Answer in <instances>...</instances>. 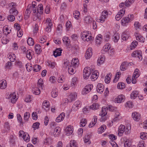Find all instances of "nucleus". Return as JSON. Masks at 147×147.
<instances>
[{
    "label": "nucleus",
    "instance_id": "1",
    "mask_svg": "<svg viewBox=\"0 0 147 147\" xmlns=\"http://www.w3.org/2000/svg\"><path fill=\"white\" fill-rule=\"evenodd\" d=\"M134 16L133 14L128 15L127 17L123 18L121 20V23L123 25L126 26L127 24L130 22L133 19Z\"/></svg>",
    "mask_w": 147,
    "mask_h": 147
},
{
    "label": "nucleus",
    "instance_id": "2",
    "mask_svg": "<svg viewBox=\"0 0 147 147\" xmlns=\"http://www.w3.org/2000/svg\"><path fill=\"white\" fill-rule=\"evenodd\" d=\"M81 36L83 40L88 42L91 40L92 38L90 35L86 32H82Z\"/></svg>",
    "mask_w": 147,
    "mask_h": 147
},
{
    "label": "nucleus",
    "instance_id": "3",
    "mask_svg": "<svg viewBox=\"0 0 147 147\" xmlns=\"http://www.w3.org/2000/svg\"><path fill=\"white\" fill-rule=\"evenodd\" d=\"M19 136L22 137L24 140L26 142L30 141V137L27 133H25L24 131L21 130L19 131Z\"/></svg>",
    "mask_w": 147,
    "mask_h": 147
},
{
    "label": "nucleus",
    "instance_id": "4",
    "mask_svg": "<svg viewBox=\"0 0 147 147\" xmlns=\"http://www.w3.org/2000/svg\"><path fill=\"white\" fill-rule=\"evenodd\" d=\"M93 86L92 84H89L86 86L83 89L82 93L85 95L90 92L93 88Z\"/></svg>",
    "mask_w": 147,
    "mask_h": 147
},
{
    "label": "nucleus",
    "instance_id": "5",
    "mask_svg": "<svg viewBox=\"0 0 147 147\" xmlns=\"http://www.w3.org/2000/svg\"><path fill=\"white\" fill-rule=\"evenodd\" d=\"M108 16V12L107 11H104L102 13L100 19L96 20L97 22L103 23L105 21V19Z\"/></svg>",
    "mask_w": 147,
    "mask_h": 147
},
{
    "label": "nucleus",
    "instance_id": "6",
    "mask_svg": "<svg viewBox=\"0 0 147 147\" xmlns=\"http://www.w3.org/2000/svg\"><path fill=\"white\" fill-rule=\"evenodd\" d=\"M91 74V71L89 67H85L84 69L83 74L84 78L87 79Z\"/></svg>",
    "mask_w": 147,
    "mask_h": 147
},
{
    "label": "nucleus",
    "instance_id": "7",
    "mask_svg": "<svg viewBox=\"0 0 147 147\" xmlns=\"http://www.w3.org/2000/svg\"><path fill=\"white\" fill-rule=\"evenodd\" d=\"M32 11V5L30 4L27 6L26 10L25 11L24 15V18L26 19H27L29 18V15Z\"/></svg>",
    "mask_w": 147,
    "mask_h": 147
},
{
    "label": "nucleus",
    "instance_id": "8",
    "mask_svg": "<svg viewBox=\"0 0 147 147\" xmlns=\"http://www.w3.org/2000/svg\"><path fill=\"white\" fill-rule=\"evenodd\" d=\"M81 102L78 100L76 101L73 105L72 110L75 111H76L81 107Z\"/></svg>",
    "mask_w": 147,
    "mask_h": 147
},
{
    "label": "nucleus",
    "instance_id": "9",
    "mask_svg": "<svg viewBox=\"0 0 147 147\" xmlns=\"http://www.w3.org/2000/svg\"><path fill=\"white\" fill-rule=\"evenodd\" d=\"M47 25V27L46 28L45 30L48 32H50L51 31V27L52 26V22L50 18H48L46 20V23Z\"/></svg>",
    "mask_w": 147,
    "mask_h": 147
},
{
    "label": "nucleus",
    "instance_id": "10",
    "mask_svg": "<svg viewBox=\"0 0 147 147\" xmlns=\"http://www.w3.org/2000/svg\"><path fill=\"white\" fill-rule=\"evenodd\" d=\"M125 9H120L115 16V19L117 20H119L125 13Z\"/></svg>",
    "mask_w": 147,
    "mask_h": 147
},
{
    "label": "nucleus",
    "instance_id": "11",
    "mask_svg": "<svg viewBox=\"0 0 147 147\" xmlns=\"http://www.w3.org/2000/svg\"><path fill=\"white\" fill-rule=\"evenodd\" d=\"M132 116L133 119L136 121H138L141 118L140 114L136 112L133 113L132 114Z\"/></svg>",
    "mask_w": 147,
    "mask_h": 147
},
{
    "label": "nucleus",
    "instance_id": "12",
    "mask_svg": "<svg viewBox=\"0 0 147 147\" xmlns=\"http://www.w3.org/2000/svg\"><path fill=\"white\" fill-rule=\"evenodd\" d=\"M77 96V94L76 92H74L71 93L68 96L69 102H71L75 100Z\"/></svg>",
    "mask_w": 147,
    "mask_h": 147
},
{
    "label": "nucleus",
    "instance_id": "13",
    "mask_svg": "<svg viewBox=\"0 0 147 147\" xmlns=\"http://www.w3.org/2000/svg\"><path fill=\"white\" fill-rule=\"evenodd\" d=\"M134 35L136 37V39L138 41L141 42H144V41L145 38L139 33H135Z\"/></svg>",
    "mask_w": 147,
    "mask_h": 147
},
{
    "label": "nucleus",
    "instance_id": "14",
    "mask_svg": "<svg viewBox=\"0 0 147 147\" xmlns=\"http://www.w3.org/2000/svg\"><path fill=\"white\" fill-rule=\"evenodd\" d=\"M131 56L134 57H137L140 60H141L142 59L141 52L140 51H134L132 53Z\"/></svg>",
    "mask_w": 147,
    "mask_h": 147
},
{
    "label": "nucleus",
    "instance_id": "15",
    "mask_svg": "<svg viewBox=\"0 0 147 147\" xmlns=\"http://www.w3.org/2000/svg\"><path fill=\"white\" fill-rule=\"evenodd\" d=\"M125 126L124 125H121L118 128V135L120 136H121L125 131Z\"/></svg>",
    "mask_w": 147,
    "mask_h": 147
},
{
    "label": "nucleus",
    "instance_id": "16",
    "mask_svg": "<svg viewBox=\"0 0 147 147\" xmlns=\"http://www.w3.org/2000/svg\"><path fill=\"white\" fill-rule=\"evenodd\" d=\"M61 128L59 127H56L53 133V135L55 137H57L59 136L61 133Z\"/></svg>",
    "mask_w": 147,
    "mask_h": 147
},
{
    "label": "nucleus",
    "instance_id": "17",
    "mask_svg": "<svg viewBox=\"0 0 147 147\" xmlns=\"http://www.w3.org/2000/svg\"><path fill=\"white\" fill-rule=\"evenodd\" d=\"M104 90L103 85L101 83H98L97 86L96 90L97 92L100 93H102Z\"/></svg>",
    "mask_w": 147,
    "mask_h": 147
},
{
    "label": "nucleus",
    "instance_id": "18",
    "mask_svg": "<svg viewBox=\"0 0 147 147\" xmlns=\"http://www.w3.org/2000/svg\"><path fill=\"white\" fill-rule=\"evenodd\" d=\"M92 48H89L86 51L85 55V57L86 59H90L92 55Z\"/></svg>",
    "mask_w": 147,
    "mask_h": 147
},
{
    "label": "nucleus",
    "instance_id": "19",
    "mask_svg": "<svg viewBox=\"0 0 147 147\" xmlns=\"http://www.w3.org/2000/svg\"><path fill=\"white\" fill-rule=\"evenodd\" d=\"M10 98H11V102L13 103H15L16 101V95L15 92L11 94L9 96Z\"/></svg>",
    "mask_w": 147,
    "mask_h": 147
},
{
    "label": "nucleus",
    "instance_id": "20",
    "mask_svg": "<svg viewBox=\"0 0 147 147\" xmlns=\"http://www.w3.org/2000/svg\"><path fill=\"white\" fill-rule=\"evenodd\" d=\"M111 46L109 43L106 44L103 47L102 50V53L104 54L108 51L110 48Z\"/></svg>",
    "mask_w": 147,
    "mask_h": 147
},
{
    "label": "nucleus",
    "instance_id": "21",
    "mask_svg": "<svg viewBox=\"0 0 147 147\" xmlns=\"http://www.w3.org/2000/svg\"><path fill=\"white\" fill-rule=\"evenodd\" d=\"M65 117V113H62L56 119V121L57 122H59L63 121Z\"/></svg>",
    "mask_w": 147,
    "mask_h": 147
},
{
    "label": "nucleus",
    "instance_id": "22",
    "mask_svg": "<svg viewBox=\"0 0 147 147\" xmlns=\"http://www.w3.org/2000/svg\"><path fill=\"white\" fill-rule=\"evenodd\" d=\"M128 32L125 31L122 34L121 38L123 40H126L128 39L129 37Z\"/></svg>",
    "mask_w": 147,
    "mask_h": 147
},
{
    "label": "nucleus",
    "instance_id": "23",
    "mask_svg": "<svg viewBox=\"0 0 147 147\" xmlns=\"http://www.w3.org/2000/svg\"><path fill=\"white\" fill-rule=\"evenodd\" d=\"M73 129L71 126L70 125L67 126L65 129L66 134L67 136H69L72 134L73 132Z\"/></svg>",
    "mask_w": 147,
    "mask_h": 147
},
{
    "label": "nucleus",
    "instance_id": "24",
    "mask_svg": "<svg viewBox=\"0 0 147 147\" xmlns=\"http://www.w3.org/2000/svg\"><path fill=\"white\" fill-rule=\"evenodd\" d=\"M92 18L90 16H88L84 18V22L86 23L90 24L92 22Z\"/></svg>",
    "mask_w": 147,
    "mask_h": 147
},
{
    "label": "nucleus",
    "instance_id": "25",
    "mask_svg": "<svg viewBox=\"0 0 147 147\" xmlns=\"http://www.w3.org/2000/svg\"><path fill=\"white\" fill-rule=\"evenodd\" d=\"M79 60L78 59H74L71 61V65L74 67H77L78 66L79 64Z\"/></svg>",
    "mask_w": 147,
    "mask_h": 147
},
{
    "label": "nucleus",
    "instance_id": "26",
    "mask_svg": "<svg viewBox=\"0 0 147 147\" xmlns=\"http://www.w3.org/2000/svg\"><path fill=\"white\" fill-rule=\"evenodd\" d=\"M63 42L67 46L69 47L70 46V40L68 37H64L63 39Z\"/></svg>",
    "mask_w": 147,
    "mask_h": 147
},
{
    "label": "nucleus",
    "instance_id": "27",
    "mask_svg": "<svg viewBox=\"0 0 147 147\" xmlns=\"http://www.w3.org/2000/svg\"><path fill=\"white\" fill-rule=\"evenodd\" d=\"M62 50L60 48L57 49L53 52V55L55 57L60 56Z\"/></svg>",
    "mask_w": 147,
    "mask_h": 147
},
{
    "label": "nucleus",
    "instance_id": "28",
    "mask_svg": "<svg viewBox=\"0 0 147 147\" xmlns=\"http://www.w3.org/2000/svg\"><path fill=\"white\" fill-rule=\"evenodd\" d=\"M6 81L5 80H2L0 81V88L1 89L5 88L7 86Z\"/></svg>",
    "mask_w": 147,
    "mask_h": 147
},
{
    "label": "nucleus",
    "instance_id": "29",
    "mask_svg": "<svg viewBox=\"0 0 147 147\" xmlns=\"http://www.w3.org/2000/svg\"><path fill=\"white\" fill-rule=\"evenodd\" d=\"M76 67L71 65L69 66L68 67V73L71 75L74 74L76 72V71L75 70Z\"/></svg>",
    "mask_w": 147,
    "mask_h": 147
},
{
    "label": "nucleus",
    "instance_id": "30",
    "mask_svg": "<svg viewBox=\"0 0 147 147\" xmlns=\"http://www.w3.org/2000/svg\"><path fill=\"white\" fill-rule=\"evenodd\" d=\"M35 50L36 53L37 54H39L42 51L41 46L38 44L35 45Z\"/></svg>",
    "mask_w": 147,
    "mask_h": 147
},
{
    "label": "nucleus",
    "instance_id": "31",
    "mask_svg": "<svg viewBox=\"0 0 147 147\" xmlns=\"http://www.w3.org/2000/svg\"><path fill=\"white\" fill-rule=\"evenodd\" d=\"M97 73H98V72L96 70L93 72L91 77L92 80L94 81L98 78V76Z\"/></svg>",
    "mask_w": 147,
    "mask_h": 147
},
{
    "label": "nucleus",
    "instance_id": "32",
    "mask_svg": "<svg viewBox=\"0 0 147 147\" xmlns=\"http://www.w3.org/2000/svg\"><path fill=\"white\" fill-rule=\"evenodd\" d=\"M140 74V72L139 69L136 68L134 71L132 78H137L139 76Z\"/></svg>",
    "mask_w": 147,
    "mask_h": 147
},
{
    "label": "nucleus",
    "instance_id": "33",
    "mask_svg": "<svg viewBox=\"0 0 147 147\" xmlns=\"http://www.w3.org/2000/svg\"><path fill=\"white\" fill-rule=\"evenodd\" d=\"M97 119V116H94V120L91 122L89 125V127H93L95 124L96 123Z\"/></svg>",
    "mask_w": 147,
    "mask_h": 147
},
{
    "label": "nucleus",
    "instance_id": "34",
    "mask_svg": "<svg viewBox=\"0 0 147 147\" xmlns=\"http://www.w3.org/2000/svg\"><path fill=\"white\" fill-rule=\"evenodd\" d=\"M106 108L103 107H102L101 110V114H100L101 116L103 117L101 118L102 120H103V119H105L104 118V117H103L106 115L107 114V112H106ZM104 121H105V120H104Z\"/></svg>",
    "mask_w": 147,
    "mask_h": 147
},
{
    "label": "nucleus",
    "instance_id": "35",
    "mask_svg": "<svg viewBox=\"0 0 147 147\" xmlns=\"http://www.w3.org/2000/svg\"><path fill=\"white\" fill-rule=\"evenodd\" d=\"M105 61V58L104 57H101L98 58L97 60V64L99 66L101 64H103Z\"/></svg>",
    "mask_w": 147,
    "mask_h": 147
},
{
    "label": "nucleus",
    "instance_id": "36",
    "mask_svg": "<svg viewBox=\"0 0 147 147\" xmlns=\"http://www.w3.org/2000/svg\"><path fill=\"white\" fill-rule=\"evenodd\" d=\"M38 12L40 14L42 13L43 12V8L42 4H40L37 6Z\"/></svg>",
    "mask_w": 147,
    "mask_h": 147
},
{
    "label": "nucleus",
    "instance_id": "37",
    "mask_svg": "<svg viewBox=\"0 0 147 147\" xmlns=\"http://www.w3.org/2000/svg\"><path fill=\"white\" fill-rule=\"evenodd\" d=\"M124 96L122 95H119L115 99V101L117 103H120L123 100Z\"/></svg>",
    "mask_w": 147,
    "mask_h": 147
},
{
    "label": "nucleus",
    "instance_id": "38",
    "mask_svg": "<svg viewBox=\"0 0 147 147\" xmlns=\"http://www.w3.org/2000/svg\"><path fill=\"white\" fill-rule=\"evenodd\" d=\"M102 36L100 34L98 35L96 38V42L97 45H99L102 40Z\"/></svg>",
    "mask_w": 147,
    "mask_h": 147
},
{
    "label": "nucleus",
    "instance_id": "39",
    "mask_svg": "<svg viewBox=\"0 0 147 147\" xmlns=\"http://www.w3.org/2000/svg\"><path fill=\"white\" fill-rule=\"evenodd\" d=\"M99 105L97 103H94L90 106V108L93 110H96L99 108Z\"/></svg>",
    "mask_w": 147,
    "mask_h": 147
},
{
    "label": "nucleus",
    "instance_id": "40",
    "mask_svg": "<svg viewBox=\"0 0 147 147\" xmlns=\"http://www.w3.org/2000/svg\"><path fill=\"white\" fill-rule=\"evenodd\" d=\"M138 94V92L136 91H133L131 94V98L132 99H134L137 96Z\"/></svg>",
    "mask_w": 147,
    "mask_h": 147
},
{
    "label": "nucleus",
    "instance_id": "41",
    "mask_svg": "<svg viewBox=\"0 0 147 147\" xmlns=\"http://www.w3.org/2000/svg\"><path fill=\"white\" fill-rule=\"evenodd\" d=\"M111 76V73L108 74L106 76L105 78V81L106 83H108L110 82Z\"/></svg>",
    "mask_w": 147,
    "mask_h": 147
},
{
    "label": "nucleus",
    "instance_id": "42",
    "mask_svg": "<svg viewBox=\"0 0 147 147\" xmlns=\"http://www.w3.org/2000/svg\"><path fill=\"white\" fill-rule=\"evenodd\" d=\"M113 40L115 42H117L120 38L119 35L117 33H115L114 34Z\"/></svg>",
    "mask_w": 147,
    "mask_h": 147
},
{
    "label": "nucleus",
    "instance_id": "43",
    "mask_svg": "<svg viewBox=\"0 0 147 147\" xmlns=\"http://www.w3.org/2000/svg\"><path fill=\"white\" fill-rule=\"evenodd\" d=\"M50 106L49 103L47 101L45 100L43 103L42 104V108L44 109L46 108H48Z\"/></svg>",
    "mask_w": 147,
    "mask_h": 147
},
{
    "label": "nucleus",
    "instance_id": "44",
    "mask_svg": "<svg viewBox=\"0 0 147 147\" xmlns=\"http://www.w3.org/2000/svg\"><path fill=\"white\" fill-rule=\"evenodd\" d=\"M9 12L11 14H12V15L16 16L18 14V11L14 8H11L10 9Z\"/></svg>",
    "mask_w": 147,
    "mask_h": 147
},
{
    "label": "nucleus",
    "instance_id": "45",
    "mask_svg": "<svg viewBox=\"0 0 147 147\" xmlns=\"http://www.w3.org/2000/svg\"><path fill=\"white\" fill-rule=\"evenodd\" d=\"M106 128V126L103 125L98 128V131L99 133H102L104 131Z\"/></svg>",
    "mask_w": 147,
    "mask_h": 147
},
{
    "label": "nucleus",
    "instance_id": "46",
    "mask_svg": "<svg viewBox=\"0 0 147 147\" xmlns=\"http://www.w3.org/2000/svg\"><path fill=\"white\" fill-rule=\"evenodd\" d=\"M129 6V4L128 3H127L125 1V2L121 3H120L119 5V7L120 8H123L122 9H124L126 7Z\"/></svg>",
    "mask_w": 147,
    "mask_h": 147
},
{
    "label": "nucleus",
    "instance_id": "47",
    "mask_svg": "<svg viewBox=\"0 0 147 147\" xmlns=\"http://www.w3.org/2000/svg\"><path fill=\"white\" fill-rule=\"evenodd\" d=\"M32 52V51L31 50H28L27 51L26 53V57L29 60L31 59L32 58V56L31 54Z\"/></svg>",
    "mask_w": 147,
    "mask_h": 147
},
{
    "label": "nucleus",
    "instance_id": "48",
    "mask_svg": "<svg viewBox=\"0 0 147 147\" xmlns=\"http://www.w3.org/2000/svg\"><path fill=\"white\" fill-rule=\"evenodd\" d=\"M76 141L74 140H72L70 141V147H78Z\"/></svg>",
    "mask_w": 147,
    "mask_h": 147
},
{
    "label": "nucleus",
    "instance_id": "49",
    "mask_svg": "<svg viewBox=\"0 0 147 147\" xmlns=\"http://www.w3.org/2000/svg\"><path fill=\"white\" fill-rule=\"evenodd\" d=\"M87 123V121L85 119H82L80 123V126L81 127H83L85 126Z\"/></svg>",
    "mask_w": 147,
    "mask_h": 147
},
{
    "label": "nucleus",
    "instance_id": "50",
    "mask_svg": "<svg viewBox=\"0 0 147 147\" xmlns=\"http://www.w3.org/2000/svg\"><path fill=\"white\" fill-rule=\"evenodd\" d=\"M127 65V63L123 62L122 63L120 66V69L121 71H124L126 69V67Z\"/></svg>",
    "mask_w": 147,
    "mask_h": 147
},
{
    "label": "nucleus",
    "instance_id": "51",
    "mask_svg": "<svg viewBox=\"0 0 147 147\" xmlns=\"http://www.w3.org/2000/svg\"><path fill=\"white\" fill-rule=\"evenodd\" d=\"M38 86L39 88H42L43 86V81L42 79H39L38 82Z\"/></svg>",
    "mask_w": 147,
    "mask_h": 147
},
{
    "label": "nucleus",
    "instance_id": "52",
    "mask_svg": "<svg viewBox=\"0 0 147 147\" xmlns=\"http://www.w3.org/2000/svg\"><path fill=\"white\" fill-rule=\"evenodd\" d=\"M27 42L28 44L30 46H33L34 44V41L32 38H29L27 39Z\"/></svg>",
    "mask_w": 147,
    "mask_h": 147
},
{
    "label": "nucleus",
    "instance_id": "53",
    "mask_svg": "<svg viewBox=\"0 0 147 147\" xmlns=\"http://www.w3.org/2000/svg\"><path fill=\"white\" fill-rule=\"evenodd\" d=\"M41 66L38 65H35L33 67V71L35 72H37L39 71L41 69Z\"/></svg>",
    "mask_w": 147,
    "mask_h": 147
},
{
    "label": "nucleus",
    "instance_id": "54",
    "mask_svg": "<svg viewBox=\"0 0 147 147\" xmlns=\"http://www.w3.org/2000/svg\"><path fill=\"white\" fill-rule=\"evenodd\" d=\"M11 62H13L15 60L16 57L14 54H12V55H9L8 57Z\"/></svg>",
    "mask_w": 147,
    "mask_h": 147
},
{
    "label": "nucleus",
    "instance_id": "55",
    "mask_svg": "<svg viewBox=\"0 0 147 147\" xmlns=\"http://www.w3.org/2000/svg\"><path fill=\"white\" fill-rule=\"evenodd\" d=\"M33 93L35 94L38 95L40 93V90L38 88H35L32 90Z\"/></svg>",
    "mask_w": 147,
    "mask_h": 147
},
{
    "label": "nucleus",
    "instance_id": "56",
    "mask_svg": "<svg viewBox=\"0 0 147 147\" xmlns=\"http://www.w3.org/2000/svg\"><path fill=\"white\" fill-rule=\"evenodd\" d=\"M30 114L29 113L26 112L24 114V119L26 121H28L30 117Z\"/></svg>",
    "mask_w": 147,
    "mask_h": 147
},
{
    "label": "nucleus",
    "instance_id": "57",
    "mask_svg": "<svg viewBox=\"0 0 147 147\" xmlns=\"http://www.w3.org/2000/svg\"><path fill=\"white\" fill-rule=\"evenodd\" d=\"M90 136L88 135H87L85 136L84 138V141L85 143L88 142L89 144H90L91 142L90 141Z\"/></svg>",
    "mask_w": 147,
    "mask_h": 147
},
{
    "label": "nucleus",
    "instance_id": "58",
    "mask_svg": "<svg viewBox=\"0 0 147 147\" xmlns=\"http://www.w3.org/2000/svg\"><path fill=\"white\" fill-rule=\"evenodd\" d=\"M78 79L76 77H75L73 78L72 80V82L71 83V86L74 87L75 85L76 84V82L77 81Z\"/></svg>",
    "mask_w": 147,
    "mask_h": 147
},
{
    "label": "nucleus",
    "instance_id": "59",
    "mask_svg": "<svg viewBox=\"0 0 147 147\" xmlns=\"http://www.w3.org/2000/svg\"><path fill=\"white\" fill-rule=\"evenodd\" d=\"M90 109V107H86L83 109L82 111L84 114H86L89 112Z\"/></svg>",
    "mask_w": 147,
    "mask_h": 147
},
{
    "label": "nucleus",
    "instance_id": "60",
    "mask_svg": "<svg viewBox=\"0 0 147 147\" xmlns=\"http://www.w3.org/2000/svg\"><path fill=\"white\" fill-rule=\"evenodd\" d=\"M35 2H32V9L34 13H35L36 12V5L35 4Z\"/></svg>",
    "mask_w": 147,
    "mask_h": 147
},
{
    "label": "nucleus",
    "instance_id": "61",
    "mask_svg": "<svg viewBox=\"0 0 147 147\" xmlns=\"http://www.w3.org/2000/svg\"><path fill=\"white\" fill-rule=\"evenodd\" d=\"M140 138L142 140H145L147 138V134L146 133H141Z\"/></svg>",
    "mask_w": 147,
    "mask_h": 147
},
{
    "label": "nucleus",
    "instance_id": "62",
    "mask_svg": "<svg viewBox=\"0 0 147 147\" xmlns=\"http://www.w3.org/2000/svg\"><path fill=\"white\" fill-rule=\"evenodd\" d=\"M138 42L136 41H134L131 44V45L130 46V49L131 50H132L133 49H134L136 46L138 45Z\"/></svg>",
    "mask_w": 147,
    "mask_h": 147
},
{
    "label": "nucleus",
    "instance_id": "63",
    "mask_svg": "<svg viewBox=\"0 0 147 147\" xmlns=\"http://www.w3.org/2000/svg\"><path fill=\"white\" fill-rule=\"evenodd\" d=\"M73 14L74 17L75 18L78 19L80 15V13L78 11H75L74 12Z\"/></svg>",
    "mask_w": 147,
    "mask_h": 147
},
{
    "label": "nucleus",
    "instance_id": "64",
    "mask_svg": "<svg viewBox=\"0 0 147 147\" xmlns=\"http://www.w3.org/2000/svg\"><path fill=\"white\" fill-rule=\"evenodd\" d=\"M40 124L38 122H36L33 124L32 127L34 129H36L39 128Z\"/></svg>",
    "mask_w": 147,
    "mask_h": 147
}]
</instances>
